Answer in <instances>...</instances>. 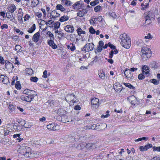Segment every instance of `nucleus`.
<instances>
[{"instance_id": "59", "label": "nucleus", "mask_w": 160, "mask_h": 160, "mask_svg": "<svg viewBox=\"0 0 160 160\" xmlns=\"http://www.w3.org/2000/svg\"><path fill=\"white\" fill-rule=\"evenodd\" d=\"M146 148H147V150L148 149L152 147V145L150 144H148L145 146Z\"/></svg>"}, {"instance_id": "35", "label": "nucleus", "mask_w": 160, "mask_h": 160, "mask_svg": "<svg viewBox=\"0 0 160 160\" xmlns=\"http://www.w3.org/2000/svg\"><path fill=\"white\" fill-rule=\"evenodd\" d=\"M146 18L145 23L147 24H150L152 21H154V20H152V19L149 18Z\"/></svg>"}, {"instance_id": "36", "label": "nucleus", "mask_w": 160, "mask_h": 160, "mask_svg": "<svg viewBox=\"0 0 160 160\" xmlns=\"http://www.w3.org/2000/svg\"><path fill=\"white\" fill-rule=\"evenodd\" d=\"M30 79L31 81L34 82H37L38 80V78L36 77H31Z\"/></svg>"}, {"instance_id": "1", "label": "nucleus", "mask_w": 160, "mask_h": 160, "mask_svg": "<svg viewBox=\"0 0 160 160\" xmlns=\"http://www.w3.org/2000/svg\"><path fill=\"white\" fill-rule=\"evenodd\" d=\"M23 93L24 95L21 96V99L28 102H30L37 95L35 91L28 89L24 90L23 91Z\"/></svg>"}, {"instance_id": "45", "label": "nucleus", "mask_w": 160, "mask_h": 160, "mask_svg": "<svg viewBox=\"0 0 160 160\" xmlns=\"http://www.w3.org/2000/svg\"><path fill=\"white\" fill-rule=\"evenodd\" d=\"M21 48L22 47L20 45H17L15 46V50L17 51L18 50L19 51Z\"/></svg>"}, {"instance_id": "38", "label": "nucleus", "mask_w": 160, "mask_h": 160, "mask_svg": "<svg viewBox=\"0 0 160 160\" xmlns=\"http://www.w3.org/2000/svg\"><path fill=\"white\" fill-rule=\"evenodd\" d=\"M32 3L33 4V6L35 7L39 4V1L38 0H33Z\"/></svg>"}, {"instance_id": "6", "label": "nucleus", "mask_w": 160, "mask_h": 160, "mask_svg": "<svg viewBox=\"0 0 160 160\" xmlns=\"http://www.w3.org/2000/svg\"><path fill=\"white\" fill-rule=\"evenodd\" d=\"M59 126L55 123H52L47 125V128L48 129L52 131L57 130L59 128Z\"/></svg>"}, {"instance_id": "43", "label": "nucleus", "mask_w": 160, "mask_h": 160, "mask_svg": "<svg viewBox=\"0 0 160 160\" xmlns=\"http://www.w3.org/2000/svg\"><path fill=\"white\" fill-rule=\"evenodd\" d=\"M150 81H151V82L155 85H157L159 83V81H157L155 79H152Z\"/></svg>"}, {"instance_id": "27", "label": "nucleus", "mask_w": 160, "mask_h": 160, "mask_svg": "<svg viewBox=\"0 0 160 160\" xmlns=\"http://www.w3.org/2000/svg\"><path fill=\"white\" fill-rule=\"evenodd\" d=\"M57 113L59 116H61L64 114V110L62 108H59L57 111Z\"/></svg>"}, {"instance_id": "57", "label": "nucleus", "mask_w": 160, "mask_h": 160, "mask_svg": "<svg viewBox=\"0 0 160 160\" xmlns=\"http://www.w3.org/2000/svg\"><path fill=\"white\" fill-rule=\"evenodd\" d=\"M0 63L2 64H4V60L2 57L0 56Z\"/></svg>"}, {"instance_id": "61", "label": "nucleus", "mask_w": 160, "mask_h": 160, "mask_svg": "<svg viewBox=\"0 0 160 160\" xmlns=\"http://www.w3.org/2000/svg\"><path fill=\"white\" fill-rule=\"evenodd\" d=\"M10 131L8 130H7L4 131V136H6L8 135Z\"/></svg>"}, {"instance_id": "19", "label": "nucleus", "mask_w": 160, "mask_h": 160, "mask_svg": "<svg viewBox=\"0 0 160 160\" xmlns=\"http://www.w3.org/2000/svg\"><path fill=\"white\" fill-rule=\"evenodd\" d=\"M36 27L35 24H33L32 26L31 27L29 28L27 31L30 33H32L36 29Z\"/></svg>"}, {"instance_id": "53", "label": "nucleus", "mask_w": 160, "mask_h": 160, "mask_svg": "<svg viewBox=\"0 0 160 160\" xmlns=\"http://www.w3.org/2000/svg\"><path fill=\"white\" fill-rule=\"evenodd\" d=\"M19 15L18 16V19L21 18V19H22V17L23 15V12H20L18 13Z\"/></svg>"}, {"instance_id": "13", "label": "nucleus", "mask_w": 160, "mask_h": 160, "mask_svg": "<svg viewBox=\"0 0 160 160\" xmlns=\"http://www.w3.org/2000/svg\"><path fill=\"white\" fill-rule=\"evenodd\" d=\"M40 34L39 32L35 33L33 36L32 40L34 42L36 43L39 40Z\"/></svg>"}, {"instance_id": "15", "label": "nucleus", "mask_w": 160, "mask_h": 160, "mask_svg": "<svg viewBox=\"0 0 160 160\" xmlns=\"http://www.w3.org/2000/svg\"><path fill=\"white\" fill-rule=\"evenodd\" d=\"M62 4L64 6L68 7L70 6L72 4V2L68 0H62Z\"/></svg>"}, {"instance_id": "17", "label": "nucleus", "mask_w": 160, "mask_h": 160, "mask_svg": "<svg viewBox=\"0 0 160 160\" xmlns=\"http://www.w3.org/2000/svg\"><path fill=\"white\" fill-rule=\"evenodd\" d=\"M98 74L99 77L102 79H105V77L104 73V70L102 69V70H100L98 73Z\"/></svg>"}, {"instance_id": "30", "label": "nucleus", "mask_w": 160, "mask_h": 160, "mask_svg": "<svg viewBox=\"0 0 160 160\" xmlns=\"http://www.w3.org/2000/svg\"><path fill=\"white\" fill-rule=\"evenodd\" d=\"M16 7L14 5H12L11 7L10 8L9 11L11 12L12 13L16 10Z\"/></svg>"}, {"instance_id": "54", "label": "nucleus", "mask_w": 160, "mask_h": 160, "mask_svg": "<svg viewBox=\"0 0 160 160\" xmlns=\"http://www.w3.org/2000/svg\"><path fill=\"white\" fill-rule=\"evenodd\" d=\"M139 149L141 151H146L147 148H146L145 146H141L140 147Z\"/></svg>"}, {"instance_id": "55", "label": "nucleus", "mask_w": 160, "mask_h": 160, "mask_svg": "<svg viewBox=\"0 0 160 160\" xmlns=\"http://www.w3.org/2000/svg\"><path fill=\"white\" fill-rule=\"evenodd\" d=\"M35 15L37 16L38 18H40L42 16V14L41 12H36L35 13Z\"/></svg>"}, {"instance_id": "52", "label": "nucleus", "mask_w": 160, "mask_h": 160, "mask_svg": "<svg viewBox=\"0 0 160 160\" xmlns=\"http://www.w3.org/2000/svg\"><path fill=\"white\" fill-rule=\"evenodd\" d=\"M30 16L28 14H26L24 17V19L25 21H27V20H28L30 18Z\"/></svg>"}, {"instance_id": "31", "label": "nucleus", "mask_w": 160, "mask_h": 160, "mask_svg": "<svg viewBox=\"0 0 160 160\" xmlns=\"http://www.w3.org/2000/svg\"><path fill=\"white\" fill-rule=\"evenodd\" d=\"M141 58L143 60L145 61L147 59L150 58V57H148L147 56V54L146 55L145 54L142 53L141 54Z\"/></svg>"}, {"instance_id": "37", "label": "nucleus", "mask_w": 160, "mask_h": 160, "mask_svg": "<svg viewBox=\"0 0 160 160\" xmlns=\"http://www.w3.org/2000/svg\"><path fill=\"white\" fill-rule=\"evenodd\" d=\"M99 3V0H96L94 1L91 2L90 4L92 6H94Z\"/></svg>"}, {"instance_id": "42", "label": "nucleus", "mask_w": 160, "mask_h": 160, "mask_svg": "<svg viewBox=\"0 0 160 160\" xmlns=\"http://www.w3.org/2000/svg\"><path fill=\"white\" fill-rule=\"evenodd\" d=\"M12 39L13 41L15 42H18L19 41V37L17 36H14L12 38Z\"/></svg>"}, {"instance_id": "11", "label": "nucleus", "mask_w": 160, "mask_h": 160, "mask_svg": "<svg viewBox=\"0 0 160 160\" xmlns=\"http://www.w3.org/2000/svg\"><path fill=\"white\" fill-rule=\"evenodd\" d=\"M124 74L128 80H130L131 79L133 78L132 74L131 72L129 69H126L125 70Z\"/></svg>"}, {"instance_id": "29", "label": "nucleus", "mask_w": 160, "mask_h": 160, "mask_svg": "<svg viewBox=\"0 0 160 160\" xmlns=\"http://www.w3.org/2000/svg\"><path fill=\"white\" fill-rule=\"evenodd\" d=\"M7 17L8 18L10 19L11 21H13V19H14L13 15L12 13H8L6 14Z\"/></svg>"}, {"instance_id": "49", "label": "nucleus", "mask_w": 160, "mask_h": 160, "mask_svg": "<svg viewBox=\"0 0 160 160\" xmlns=\"http://www.w3.org/2000/svg\"><path fill=\"white\" fill-rule=\"evenodd\" d=\"M108 46L112 49H116V47L114 45L111 44L110 42L108 43Z\"/></svg>"}, {"instance_id": "21", "label": "nucleus", "mask_w": 160, "mask_h": 160, "mask_svg": "<svg viewBox=\"0 0 160 160\" xmlns=\"http://www.w3.org/2000/svg\"><path fill=\"white\" fill-rule=\"evenodd\" d=\"M51 15L52 16V18H55L58 17L59 16V14L56 11H53L51 13Z\"/></svg>"}, {"instance_id": "2", "label": "nucleus", "mask_w": 160, "mask_h": 160, "mask_svg": "<svg viewBox=\"0 0 160 160\" xmlns=\"http://www.w3.org/2000/svg\"><path fill=\"white\" fill-rule=\"evenodd\" d=\"M120 38L121 40L120 43L124 48L128 49L131 46V42L130 40L127 38V35L124 34L120 35Z\"/></svg>"}, {"instance_id": "46", "label": "nucleus", "mask_w": 160, "mask_h": 160, "mask_svg": "<svg viewBox=\"0 0 160 160\" xmlns=\"http://www.w3.org/2000/svg\"><path fill=\"white\" fill-rule=\"evenodd\" d=\"M77 16H79V17H82L84 16V14L83 13L82 11H80L77 13Z\"/></svg>"}, {"instance_id": "50", "label": "nucleus", "mask_w": 160, "mask_h": 160, "mask_svg": "<svg viewBox=\"0 0 160 160\" xmlns=\"http://www.w3.org/2000/svg\"><path fill=\"white\" fill-rule=\"evenodd\" d=\"M92 143H86V145H85V147L88 148L89 149V148L91 147L92 146Z\"/></svg>"}, {"instance_id": "47", "label": "nucleus", "mask_w": 160, "mask_h": 160, "mask_svg": "<svg viewBox=\"0 0 160 160\" xmlns=\"http://www.w3.org/2000/svg\"><path fill=\"white\" fill-rule=\"evenodd\" d=\"M1 28L2 30H3L4 29L8 28V25L7 24H2L1 26Z\"/></svg>"}, {"instance_id": "14", "label": "nucleus", "mask_w": 160, "mask_h": 160, "mask_svg": "<svg viewBox=\"0 0 160 160\" xmlns=\"http://www.w3.org/2000/svg\"><path fill=\"white\" fill-rule=\"evenodd\" d=\"M145 18L152 19V20H154V15L153 13L151 11H149L144 14Z\"/></svg>"}, {"instance_id": "25", "label": "nucleus", "mask_w": 160, "mask_h": 160, "mask_svg": "<svg viewBox=\"0 0 160 160\" xmlns=\"http://www.w3.org/2000/svg\"><path fill=\"white\" fill-rule=\"evenodd\" d=\"M97 21V18L95 16H93L92 18L90 20V23L91 24H96Z\"/></svg>"}, {"instance_id": "41", "label": "nucleus", "mask_w": 160, "mask_h": 160, "mask_svg": "<svg viewBox=\"0 0 160 160\" xmlns=\"http://www.w3.org/2000/svg\"><path fill=\"white\" fill-rule=\"evenodd\" d=\"M60 25V23L59 22H56L54 24V28H59Z\"/></svg>"}, {"instance_id": "7", "label": "nucleus", "mask_w": 160, "mask_h": 160, "mask_svg": "<svg viewBox=\"0 0 160 160\" xmlns=\"http://www.w3.org/2000/svg\"><path fill=\"white\" fill-rule=\"evenodd\" d=\"M141 53L147 54V56L148 57H151V51L150 49L146 47H143L142 48Z\"/></svg>"}, {"instance_id": "10", "label": "nucleus", "mask_w": 160, "mask_h": 160, "mask_svg": "<svg viewBox=\"0 0 160 160\" xmlns=\"http://www.w3.org/2000/svg\"><path fill=\"white\" fill-rule=\"evenodd\" d=\"M82 1H80L75 3L72 6V8L74 9L78 10L81 8Z\"/></svg>"}, {"instance_id": "56", "label": "nucleus", "mask_w": 160, "mask_h": 160, "mask_svg": "<svg viewBox=\"0 0 160 160\" xmlns=\"http://www.w3.org/2000/svg\"><path fill=\"white\" fill-rule=\"evenodd\" d=\"M47 71L46 70H45L43 72L42 77L44 78H46L47 77Z\"/></svg>"}, {"instance_id": "3", "label": "nucleus", "mask_w": 160, "mask_h": 160, "mask_svg": "<svg viewBox=\"0 0 160 160\" xmlns=\"http://www.w3.org/2000/svg\"><path fill=\"white\" fill-rule=\"evenodd\" d=\"M66 101L68 102L70 106H72L76 102L77 99L75 95L72 93L68 94L65 97Z\"/></svg>"}, {"instance_id": "58", "label": "nucleus", "mask_w": 160, "mask_h": 160, "mask_svg": "<svg viewBox=\"0 0 160 160\" xmlns=\"http://www.w3.org/2000/svg\"><path fill=\"white\" fill-rule=\"evenodd\" d=\"M114 53V51L112 50L109 53V58H112L113 54Z\"/></svg>"}, {"instance_id": "8", "label": "nucleus", "mask_w": 160, "mask_h": 160, "mask_svg": "<svg viewBox=\"0 0 160 160\" xmlns=\"http://www.w3.org/2000/svg\"><path fill=\"white\" fill-rule=\"evenodd\" d=\"M92 105L95 108L98 107L99 105V100L98 98H92L91 101Z\"/></svg>"}, {"instance_id": "18", "label": "nucleus", "mask_w": 160, "mask_h": 160, "mask_svg": "<svg viewBox=\"0 0 160 160\" xmlns=\"http://www.w3.org/2000/svg\"><path fill=\"white\" fill-rule=\"evenodd\" d=\"M143 74H147L149 72V68L146 66H144L142 68Z\"/></svg>"}, {"instance_id": "24", "label": "nucleus", "mask_w": 160, "mask_h": 160, "mask_svg": "<svg viewBox=\"0 0 160 160\" xmlns=\"http://www.w3.org/2000/svg\"><path fill=\"white\" fill-rule=\"evenodd\" d=\"M67 47L68 49H70L71 51H73L75 49V46L72 43L70 45H67Z\"/></svg>"}, {"instance_id": "28", "label": "nucleus", "mask_w": 160, "mask_h": 160, "mask_svg": "<svg viewBox=\"0 0 160 160\" xmlns=\"http://www.w3.org/2000/svg\"><path fill=\"white\" fill-rule=\"evenodd\" d=\"M77 32L78 33V35H80L82 33L85 34V32L84 31L82 30V29L79 28L77 30Z\"/></svg>"}, {"instance_id": "32", "label": "nucleus", "mask_w": 160, "mask_h": 160, "mask_svg": "<svg viewBox=\"0 0 160 160\" xmlns=\"http://www.w3.org/2000/svg\"><path fill=\"white\" fill-rule=\"evenodd\" d=\"M124 84L127 87L129 88L130 89H135V88L132 85H131L129 83H124Z\"/></svg>"}, {"instance_id": "39", "label": "nucleus", "mask_w": 160, "mask_h": 160, "mask_svg": "<svg viewBox=\"0 0 160 160\" xmlns=\"http://www.w3.org/2000/svg\"><path fill=\"white\" fill-rule=\"evenodd\" d=\"M89 31L90 33L92 34H94L96 32L95 30L92 26L89 28Z\"/></svg>"}, {"instance_id": "22", "label": "nucleus", "mask_w": 160, "mask_h": 160, "mask_svg": "<svg viewBox=\"0 0 160 160\" xmlns=\"http://www.w3.org/2000/svg\"><path fill=\"white\" fill-rule=\"evenodd\" d=\"M56 8L57 10H60L62 12H63L65 10L64 7L61 4H58L56 7Z\"/></svg>"}, {"instance_id": "9", "label": "nucleus", "mask_w": 160, "mask_h": 160, "mask_svg": "<svg viewBox=\"0 0 160 160\" xmlns=\"http://www.w3.org/2000/svg\"><path fill=\"white\" fill-rule=\"evenodd\" d=\"M0 80L4 84H8L10 83L8 78L4 75H1L0 76Z\"/></svg>"}, {"instance_id": "51", "label": "nucleus", "mask_w": 160, "mask_h": 160, "mask_svg": "<svg viewBox=\"0 0 160 160\" xmlns=\"http://www.w3.org/2000/svg\"><path fill=\"white\" fill-rule=\"evenodd\" d=\"M153 149L154 151H157L160 152V146L158 147H154L153 148Z\"/></svg>"}, {"instance_id": "62", "label": "nucleus", "mask_w": 160, "mask_h": 160, "mask_svg": "<svg viewBox=\"0 0 160 160\" xmlns=\"http://www.w3.org/2000/svg\"><path fill=\"white\" fill-rule=\"evenodd\" d=\"M20 125L22 126H23L25 124V121L24 120H22V121L18 122Z\"/></svg>"}, {"instance_id": "60", "label": "nucleus", "mask_w": 160, "mask_h": 160, "mask_svg": "<svg viewBox=\"0 0 160 160\" xmlns=\"http://www.w3.org/2000/svg\"><path fill=\"white\" fill-rule=\"evenodd\" d=\"M102 50V47L98 46L97 47V51L98 52H100Z\"/></svg>"}, {"instance_id": "34", "label": "nucleus", "mask_w": 160, "mask_h": 160, "mask_svg": "<svg viewBox=\"0 0 160 160\" xmlns=\"http://www.w3.org/2000/svg\"><path fill=\"white\" fill-rule=\"evenodd\" d=\"M47 34L48 35L49 37L50 38V40H52V38H53V40H54V35L51 32L48 31L47 33Z\"/></svg>"}, {"instance_id": "48", "label": "nucleus", "mask_w": 160, "mask_h": 160, "mask_svg": "<svg viewBox=\"0 0 160 160\" xmlns=\"http://www.w3.org/2000/svg\"><path fill=\"white\" fill-rule=\"evenodd\" d=\"M15 87L17 89H20L21 88V85L19 83V82H16L15 84Z\"/></svg>"}, {"instance_id": "64", "label": "nucleus", "mask_w": 160, "mask_h": 160, "mask_svg": "<svg viewBox=\"0 0 160 160\" xmlns=\"http://www.w3.org/2000/svg\"><path fill=\"white\" fill-rule=\"evenodd\" d=\"M109 13L110 15L113 18H115L116 16V14L114 12H112L111 13Z\"/></svg>"}, {"instance_id": "4", "label": "nucleus", "mask_w": 160, "mask_h": 160, "mask_svg": "<svg viewBox=\"0 0 160 160\" xmlns=\"http://www.w3.org/2000/svg\"><path fill=\"white\" fill-rule=\"evenodd\" d=\"M128 100L131 104L133 106L138 105L139 101L138 99L134 95L131 96L127 98Z\"/></svg>"}, {"instance_id": "26", "label": "nucleus", "mask_w": 160, "mask_h": 160, "mask_svg": "<svg viewBox=\"0 0 160 160\" xmlns=\"http://www.w3.org/2000/svg\"><path fill=\"white\" fill-rule=\"evenodd\" d=\"M85 145H86V143L82 142L78 144L77 148L78 149H81L85 147Z\"/></svg>"}, {"instance_id": "63", "label": "nucleus", "mask_w": 160, "mask_h": 160, "mask_svg": "<svg viewBox=\"0 0 160 160\" xmlns=\"http://www.w3.org/2000/svg\"><path fill=\"white\" fill-rule=\"evenodd\" d=\"M152 38V36L150 33H148L147 36L145 37V39H151Z\"/></svg>"}, {"instance_id": "5", "label": "nucleus", "mask_w": 160, "mask_h": 160, "mask_svg": "<svg viewBox=\"0 0 160 160\" xmlns=\"http://www.w3.org/2000/svg\"><path fill=\"white\" fill-rule=\"evenodd\" d=\"M94 45L92 43H88L86 45L82 48V50L83 51L86 52H89L93 50Z\"/></svg>"}, {"instance_id": "20", "label": "nucleus", "mask_w": 160, "mask_h": 160, "mask_svg": "<svg viewBox=\"0 0 160 160\" xmlns=\"http://www.w3.org/2000/svg\"><path fill=\"white\" fill-rule=\"evenodd\" d=\"M13 127V129L17 131H20L22 128L21 126L17 123L14 124Z\"/></svg>"}, {"instance_id": "23", "label": "nucleus", "mask_w": 160, "mask_h": 160, "mask_svg": "<svg viewBox=\"0 0 160 160\" xmlns=\"http://www.w3.org/2000/svg\"><path fill=\"white\" fill-rule=\"evenodd\" d=\"M69 19V17L67 16L64 15L62 16L59 19V21L62 22L67 21Z\"/></svg>"}, {"instance_id": "44", "label": "nucleus", "mask_w": 160, "mask_h": 160, "mask_svg": "<svg viewBox=\"0 0 160 160\" xmlns=\"http://www.w3.org/2000/svg\"><path fill=\"white\" fill-rule=\"evenodd\" d=\"M143 73L142 74L141 73L138 75V78L139 79L142 80L145 78V76L143 75Z\"/></svg>"}, {"instance_id": "33", "label": "nucleus", "mask_w": 160, "mask_h": 160, "mask_svg": "<svg viewBox=\"0 0 160 160\" xmlns=\"http://www.w3.org/2000/svg\"><path fill=\"white\" fill-rule=\"evenodd\" d=\"M102 9V7L100 5H98L95 7L94 8V10L96 12H98Z\"/></svg>"}, {"instance_id": "40", "label": "nucleus", "mask_w": 160, "mask_h": 160, "mask_svg": "<svg viewBox=\"0 0 160 160\" xmlns=\"http://www.w3.org/2000/svg\"><path fill=\"white\" fill-rule=\"evenodd\" d=\"M12 66V68H13L14 66H13L12 63H6V64H5V67L6 68L8 69L9 68H10V67H11Z\"/></svg>"}, {"instance_id": "16", "label": "nucleus", "mask_w": 160, "mask_h": 160, "mask_svg": "<svg viewBox=\"0 0 160 160\" xmlns=\"http://www.w3.org/2000/svg\"><path fill=\"white\" fill-rule=\"evenodd\" d=\"M53 40V38H52V40H50L48 42V44L51 46L52 48L55 49L57 48L58 47L57 45L55 44Z\"/></svg>"}, {"instance_id": "12", "label": "nucleus", "mask_w": 160, "mask_h": 160, "mask_svg": "<svg viewBox=\"0 0 160 160\" xmlns=\"http://www.w3.org/2000/svg\"><path fill=\"white\" fill-rule=\"evenodd\" d=\"M64 30L68 32H73L74 30V27L70 25H67L64 27Z\"/></svg>"}]
</instances>
